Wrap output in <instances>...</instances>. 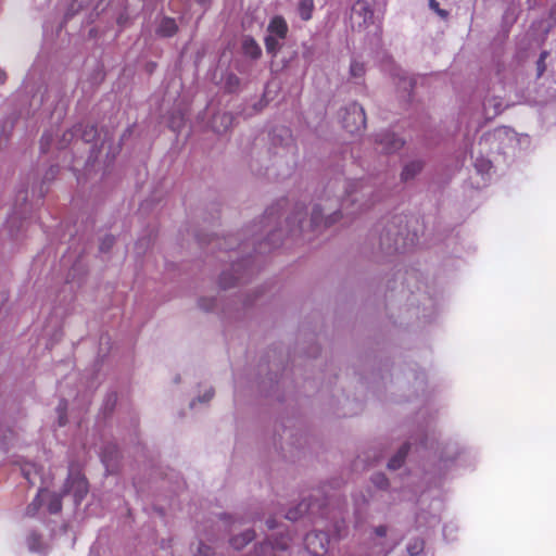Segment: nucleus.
<instances>
[{
    "instance_id": "nucleus-39",
    "label": "nucleus",
    "mask_w": 556,
    "mask_h": 556,
    "mask_svg": "<svg viewBox=\"0 0 556 556\" xmlns=\"http://www.w3.org/2000/svg\"><path fill=\"white\" fill-rule=\"evenodd\" d=\"M434 443H437V438L433 434L430 435L426 433L424 434L420 445L424 446L425 448H433Z\"/></svg>"
},
{
    "instance_id": "nucleus-3",
    "label": "nucleus",
    "mask_w": 556,
    "mask_h": 556,
    "mask_svg": "<svg viewBox=\"0 0 556 556\" xmlns=\"http://www.w3.org/2000/svg\"><path fill=\"white\" fill-rule=\"evenodd\" d=\"M339 118L342 126L350 134L358 132L365 127L366 117L364 109L356 102H352L340 110Z\"/></svg>"
},
{
    "instance_id": "nucleus-16",
    "label": "nucleus",
    "mask_w": 556,
    "mask_h": 556,
    "mask_svg": "<svg viewBox=\"0 0 556 556\" xmlns=\"http://www.w3.org/2000/svg\"><path fill=\"white\" fill-rule=\"evenodd\" d=\"M422 168V163L420 161H410L408 162L403 170H402V174H401V179L403 181H408L410 179H413L417 174L420 173Z\"/></svg>"
},
{
    "instance_id": "nucleus-18",
    "label": "nucleus",
    "mask_w": 556,
    "mask_h": 556,
    "mask_svg": "<svg viewBox=\"0 0 556 556\" xmlns=\"http://www.w3.org/2000/svg\"><path fill=\"white\" fill-rule=\"evenodd\" d=\"M314 8V0H300L298 3L296 12L301 20L309 21L313 16Z\"/></svg>"
},
{
    "instance_id": "nucleus-21",
    "label": "nucleus",
    "mask_w": 556,
    "mask_h": 556,
    "mask_svg": "<svg viewBox=\"0 0 556 556\" xmlns=\"http://www.w3.org/2000/svg\"><path fill=\"white\" fill-rule=\"evenodd\" d=\"M253 539L254 532L252 530H247L241 535L231 538L230 544L233 546V548L241 549Z\"/></svg>"
},
{
    "instance_id": "nucleus-8",
    "label": "nucleus",
    "mask_w": 556,
    "mask_h": 556,
    "mask_svg": "<svg viewBox=\"0 0 556 556\" xmlns=\"http://www.w3.org/2000/svg\"><path fill=\"white\" fill-rule=\"evenodd\" d=\"M376 143L381 149V151L386 153H392L403 147L404 140L397 137L394 132L386 130L377 134Z\"/></svg>"
},
{
    "instance_id": "nucleus-9",
    "label": "nucleus",
    "mask_w": 556,
    "mask_h": 556,
    "mask_svg": "<svg viewBox=\"0 0 556 556\" xmlns=\"http://www.w3.org/2000/svg\"><path fill=\"white\" fill-rule=\"evenodd\" d=\"M40 104L45 106V110L50 112L53 108V111L59 112V116L62 115L64 111V103L63 99L60 96V91L55 88H51L49 90H46L45 94L40 96Z\"/></svg>"
},
{
    "instance_id": "nucleus-34",
    "label": "nucleus",
    "mask_w": 556,
    "mask_h": 556,
    "mask_svg": "<svg viewBox=\"0 0 556 556\" xmlns=\"http://www.w3.org/2000/svg\"><path fill=\"white\" fill-rule=\"evenodd\" d=\"M213 549L210 545L202 541H199L195 549L193 551L194 556H212Z\"/></svg>"
},
{
    "instance_id": "nucleus-46",
    "label": "nucleus",
    "mask_w": 556,
    "mask_h": 556,
    "mask_svg": "<svg viewBox=\"0 0 556 556\" xmlns=\"http://www.w3.org/2000/svg\"><path fill=\"white\" fill-rule=\"evenodd\" d=\"M1 131L3 135L8 136L9 130L12 128V122L11 121H4L1 125Z\"/></svg>"
},
{
    "instance_id": "nucleus-24",
    "label": "nucleus",
    "mask_w": 556,
    "mask_h": 556,
    "mask_svg": "<svg viewBox=\"0 0 556 556\" xmlns=\"http://www.w3.org/2000/svg\"><path fill=\"white\" fill-rule=\"evenodd\" d=\"M309 509V505L306 501H302L299 503L294 508H290L287 514L286 518L289 520H298L302 515L307 513Z\"/></svg>"
},
{
    "instance_id": "nucleus-43",
    "label": "nucleus",
    "mask_w": 556,
    "mask_h": 556,
    "mask_svg": "<svg viewBox=\"0 0 556 556\" xmlns=\"http://www.w3.org/2000/svg\"><path fill=\"white\" fill-rule=\"evenodd\" d=\"M428 1L430 9L433 10L438 15H440L441 17L447 16V12L445 10L440 9L439 2H437L435 0Z\"/></svg>"
},
{
    "instance_id": "nucleus-57",
    "label": "nucleus",
    "mask_w": 556,
    "mask_h": 556,
    "mask_svg": "<svg viewBox=\"0 0 556 556\" xmlns=\"http://www.w3.org/2000/svg\"><path fill=\"white\" fill-rule=\"evenodd\" d=\"M64 424H65V421L63 420V417H62V416H60V425L62 426V425H64Z\"/></svg>"
},
{
    "instance_id": "nucleus-27",
    "label": "nucleus",
    "mask_w": 556,
    "mask_h": 556,
    "mask_svg": "<svg viewBox=\"0 0 556 556\" xmlns=\"http://www.w3.org/2000/svg\"><path fill=\"white\" fill-rule=\"evenodd\" d=\"M425 548V541L420 538H415L409 540V542L406 545V551L409 554V556H418L422 553Z\"/></svg>"
},
{
    "instance_id": "nucleus-6",
    "label": "nucleus",
    "mask_w": 556,
    "mask_h": 556,
    "mask_svg": "<svg viewBox=\"0 0 556 556\" xmlns=\"http://www.w3.org/2000/svg\"><path fill=\"white\" fill-rule=\"evenodd\" d=\"M380 248L386 253L405 250L407 244L403 238V233L397 229L393 222L389 224L379 238Z\"/></svg>"
},
{
    "instance_id": "nucleus-20",
    "label": "nucleus",
    "mask_w": 556,
    "mask_h": 556,
    "mask_svg": "<svg viewBox=\"0 0 556 556\" xmlns=\"http://www.w3.org/2000/svg\"><path fill=\"white\" fill-rule=\"evenodd\" d=\"M416 520L419 527L435 528L440 522V516L438 514H431L428 516L422 511L418 514Z\"/></svg>"
},
{
    "instance_id": "nucleus-15",
    "label": "nucleus",
    "mask_w": 556,
    "mask_h": 556,
    "mask_svg": "<svg viewBox=\"0 0 556 556\" xmlns=\"http://www.w3.org/2000/svg\"><path fill=\"white\" fill-rule=\"evenodd\" d=\"M303 216H304V212H303V207H301V208H298L296 212L294 213V215L288 219L289 232L292 236H298L303 232V230H304Z\"/></svg>"
},
{
    "instance_id": "nucleus-2",
    "label": "nucleus",
    "mask_w": 556,
    "mask_h": 556,
    "mask_svg": "<svg viewBox=\"0 0 556 556\" xmlns=\"http://www.w3.org/2000/svg\"><path fill=\"white\" fill-rule=\"evenodd\" d=\"M344 189V195H334L331 199L332 205H336L334 211L338 212V218L345 212V214H353V211H348L351 205L358 203V207H367L368 198L371 195V188L365 186L361 181H345L340 184Z\"/></svg>"
},
{
    "instance_id": "nucleus-17",
    "label": "nucleus",
    "mask_w": 556,
    "mask_h": 556,
    "mask_svg": "<svg viewBox=\"0 0 556 556\" xmlns=\"http://www.w3.org/2000/svg\"><path fill=\"white\" fill-rule=\"evenodd\" d=\"M177 31V24L174 18L164 17L162 18L159 27L157 34L163 37H170Z\"/></svg>"
},
{
    "instance_id": "nucleus-26",
    "label": "nucleus",
    "mask_w": 556,
    "mask_h": 556,
    "mask_svg": "<svg viewBox=\"0 0 556 556\" xmlns=\"http://www.w3.org/2000/svg\"><path fill=\"white\" fill-rule=\"evenodd\" d=\"M27 544L30 552L40 554L46 553L47 546L43 542H41L40 538L36 533H31L27 538Z\"/></svg>"
},
{
    "instance_id": "nucleus-14",
    "label": "nucleus",
    "mask_w": 556,
    "mask_h": 556,
    "mask_svg": "<svg viewBox=\"0 0 556 556\" xmlns=\"http://www.w3.org/2000/svg\"><path fill=\"white\" fill-rule=\"evenodd\" d=\"M242 52L245 56L256 60L262 54L260 45L250 36H244L241 41Z\"/></svg>"
},
{
    "instance_id": "nucleus-49",
    "label": "nucleus",
    "mask_w": 556,
    "mask_h": 556,
    "mask_svg": "<svg viewBox=\"0 0 556 556\" xmlns=\"http://www.w3.org/2000/svg\"><path fill=\"white\" fill-rule=\"evenodd\" d=\"M266 525H267L268 529H275V528H276V521H275V519H273V518H269V519L266 521Z\"/></svg>"
},
{
    "instance_id": "nucleus-35",
    "label": "nucleus",
    "mask_w": 556,
    "mask_h": 556,
    "mask_svg": "<svg viewBox=\"0 0 556 556\" xmlns=\"http://www.w3.org/2000/svg\"><path fill=\"white\" fill-rule=\"evenodd\" d=\"M198 305L201 309L208 312L215 307L216 299L203 296L199 299Z\"/></svg>"
},
{
    "instance_id": "nucleus-45",
    "label": "nucleus",
    "mask_w": 556,
    "mask_h": 556,
    "mask_svg": "<svg viewBox=\"0 0 556 556\" xmlns=\"http://www.w3.org/2000/svg\"><path fill=\"white\" fill-rule=\"evenodd\" d=\"M456 530V526L453 523H446L443 527V535L446 540H454L452 532Z\"/></svg>"
},
{
    "instance_id": "nucleus-40",
    "label": "nucleus",
    "mask_w": 556,
    "mask_h": 556,
    "mask_svg": "<svg viewBox=\"0 0 556 556\" xmlns=\"http://www.w3.org/2000/svg\"><path fill=\"white\" fill-rule=\"evenodd\" d=\"M547 54L548 53L546 51H543L536 62V71L539 77L544 73L546 68L545 59L547 58Z\"/></svg>"
},
{
    "instance_id": "nucleus-10",
    "label": "nucleus",
    "mask_w": 556,
    "mask_h": 556,
    "mask_svg": "<svg viewBox=\"0 0 556 556\" xmlns=\"http://www.w3.org/2000/svg\"><path fill=\"white\" fill-rule=\"evenodd\" d=\"M118 450L115 444L110 443L101 451V460L108 472H114L117 466Z\"/></svg>"
},
{
    "instance_id": "nucleus-56",
    "label": "nucleus",
    "mask_w": 556,
    "mask_h": 556,
    "mask_svg": "<svg viewBox=\"0 0 556 556\" xmlns=\"http://www.w3.org/2000/svg\"><path fill=\"white\" fill-rule=\"evenodd\" d=\"M207 1H208V0H197V2H198V3H200V4H202V5L206 4V2H207Z\"/></svg>"
},
{
    "instance_id": "nucleus-5",
    "label": "nucleus",
    "mask_w": 556,
    "mask_h": 556,
    "mask_svg": "<svg viewBox=\"0 0 556 556\" xmlns=\"http://www.w3.org/2000/svg\"><path fill=\"white\" fill-rule=\"evenodd\" d=\"M336 205H332L331 199L325 200L314 205L309 226L318 228L320 226H330L338 220V212L334 211Z\"/></svg>"
},
{
    "instance_id": "nucleus-32",
    "label": "nucleus",
    "mask_w": 556,
    "mask_h": 556,
    "mask_svg": "<svg viewBox=\"0 0 556 556\" xmlns=\"http://www.w3.org/2000/svg\"><path fill=\"white\" fill-rule=\"evenodd\" d=\"M290 541H291V538L289 535H286V536H281L280 539H278V538H276L274 540L269 539L268 544H270V546L274 549L285 551L289 547Z\"/></svg>"
},
{
    "instance_id": "nucleus-4",
    "label": "nucleus",
    "mask_w": 556,
    "mask_h": 556,
    "mask_svg": "<svg viewBox=\"0 0 556 556\" xmlns=\"http://www.w3.org/2000/svg\"><path fill=\"white\" fill-rule=\"evenodd\" d=\"M88 493V484L85 477L76 468H71L64 484L63 495H72L74 505H78Z\"/></svg>"
},
{
    "instance_id": "nucleus-38",
    "label": "nucleus",
    "mask_w": 556,
    "mask_h": 556,
    "mask_svg": "<svg viewBox=\"0 0 556 556\" xmlns=\"http://www.w3.org/2000/svg\"><path fill=\"white\" fill-rule=\"evenodd\" d=\"M53 141V137L52 135L48 134V132H45L41 137V140H40V148H41V151L42 152H47L50 148V144L52 143Z\"/></svg>"
},
{
    "instance_id": "nucleus-33",
    "label": "nucleus",
    "mask_w": 556,
    "mask_h": 556,
    "mask_svg": "<svg viewBox=\"0 0 556 556\" xmlns=\"http://www.w3.org/2000/svg\"><path fill=\"white\" fill-rule=\"evenodd\" d=\"M350 73H351V76L354 78L363 77V75L365 73L364 64L356 60L352 61L351 66H350Z\"/></svg>"
},
{
    "instance_id": "nucleus-54",
    "label": "nucleus",
    "mask_w": 556,
    "mask_h": 556,
    "mask_svg": "<svg viewBox=\"0 0 556 556\" xmlns=\"http://www.w3.org/2000/svg\"><path fill=\"white\" fill-rule=\"evenodd\" d=\"M55 173H56V168L51 167L49 173L47 174V178L49 177L50 174H51V176H53Z\"/></svg>"
},
{
    "instance_id": "nucleus-36",
    "label": "nucleus",
    "mask_w": 556,
    "mask_h": 556,
    "mask_svg": "<svg viewBox=\"0 0 556 556\" xmlns=\"http://www.w3.org/2000/svg\"><path fill=\"white\" fill-rule=\"evenodd\" d=\"M475 167L482 175L488 174L491 169V163L486 160H477Z\"/></svg>"
},
{
    "instance_id": "nucleus-19",
    "label": "nucleus",
    "mask_w": 556,
    "mask_h": 556,
    "mask_svg": "<svg viewBox=\"0 0 556 556\" xmlns=\"http://www.w3.org/2000/svg\"><path fill=\"white\" fill-rule=\"evenodd\" d=\"M483 110L488 118H493L503 111L502 102L496 99H488L483 103Z\"/></svg>"
},
{
    "instance_id": "nucleus-29",
    "label": "nucleus",
    "mask_w": 556,
    "mask_h": 556,
    "mask_svg": "<svg viewBox=\"0 0 556 556\" xmlns=\"http://www.w3.org/2000/svg\"><path fill=\"white\" fill-rule=\"evenodd\" d=\"M438 451L440 453V459H452L456 455L457 446L456 444L447 443L443 446H438Z\"/></svg>"
},
{
    "instance_id": "nucleus-30",
    "label": "nucleus",
    "mask_w": 556,
    "mask_h": 556,
    "mask_svg": "<svg viewBox=\"0 0 556 556\" xmlns=\"http://www.w3.org/2000/svg\"><path fill=\"white\" fill-rule=\"evenodd\" d=\"M77 136L75 127L63 132L62 137L56 141L58 149H65L72 140Z\"/></svg>"
},
{
    "instance_id": "nucleus-47",
    "label": "nucleus",
    "mask_w": 556,
    "mask_h": 556,
    "mask_svg": "<svg viewBox=\"0 0 556 556\" xmlns=\"http://www.w3.org/2000/svg\"><path fill=\"white\" fill-rule=\"evenodd\" d=\"M375 533L378 536H384L387 534V527L386 526H379L375 529Z\"/></svg>"
},
{
    "instance_id": "nucleus-52",
    "label": "nucleus",
    "mask_w": 556,
    "mask_h": 556,
    "mask_svg": "<svg viewBox=\"0 0 556 556\" xmlns=\"http://www.w3.org/2000/svg\"><path fill=\"white\" fill-rule=\"evenodd\" d=\"M551 16L556 21V3L551 9Z\"/></svg>"
},
{
    "instance_id": "nucleus-23",
    "label": "nucleus",
    "mask_w": 556,
    "mask_h": 556,
    "mask_svg": "<svg viewBox=\"0 0 556 556\" xmlns=\"http://www.w3.org/2000/svg\"><path fill=\"white\" fill-rule=\"evenodd\" d=\"M75 129L77 130V135L80 134L81 139L85 142H91L97 137V128L92 125H86L83 127V125L75 126Z\"/></svg>"
},
{
    "instance_id": "nucleus-41",
    "label": "nucleus",
    "mask_w": 556,
    "mask_h": 556,
    "mask_svg": "<svg viewBox=\"0 0 556 556\" xmlns=\"http://www.w3.org/2000/svg\"><path fill=\"white\" fill-rule=\"evenodd\" d=\"M113 243H114V237L113 236H105L101 240L100 250L102 252H108L111 249V247L113 245Z\"/></svg>"
},
{
    "instance_id": "nucleus-12",
    "label": "nucleus",
    "mask_w": 556,
    "mask_h": 556,
    "mask_svg": "<svg viewBox=\"0 0 556 556\" xmlns=\"http://www.w3.org/2000/svg\"><path fill=\"white\" fill-rule=\"evenodd\" d=\"M352 17L362 18L364 24H367L374 17V11L371 10L370 3L366 0H358L352 9Z\"/></svg>"
},
{
    "instance_id": "nucleus-44",
    "label": "nucleus",
    "mask_w": 556,
    "mask_h": 556,
    "mask_svg": "<svg viewBox=\"0 0 556 556\" xmlns=\"http://www.w3.org/2000/svg\"><path fill=\"white\" fill-rule=\"evenodd\" d=\"M214 396V390L212 388H207L204 392L199 395L198 401L201 403H207Z\"/></svg>"
},
{
    "instance_id": "nucleus-51",
    "label": "nucleus",
    "mask_w": 556,
    "mask_h": 556,
    "mask_svg": "<svg viewBox=\"0 0 556 556\" xmlns=\"http://www.w3.org/2000/svg\"><path fill=\"white\" fill-rule=\"evenodd\" d=\"M5 79H7L5 72L2 68H0V84H3L5 81Z\"/></svg>"
},
{
    "instance_id": "nucleus-37",
    "label": "nucleus",
    "mask_w": 556,
    "mask_h": 556,
    "mask_svg": "<svg viewBox=\"0 0 556 556\" xmlns=\"http://www.w3.org/2000/svg\"><path fill=\"white\" fill-rule=\"evenodd\" d=\"M239 279V277H231L228 280L227 274L223 273L219 278V285L222 288L227 289L235 285V282Z\"/></svg>"
},
{
    "instance_id": "nucleus-13",
    "label": "nucleus",
    "mask_w": 556,
    "mask_h": 556,
    "mask_svg": "<svg viewBox=\"0 0 556 556\" xmlns=\"http://www.w3.org/2000/svg\"><path fill=\"white\" fill-rule=\"evenodd\" d=\"M268 35L285 39L288 33V25L283 17L275 16L267 26Z\"/></svg>"
},
{
    "instance_id": "nucleus-28",
    "label": "nucleus",
    "mask_w": 556,
    "mask_h": 556,
    "mask_svg": "<svg viewBox=\"0 0 556 556\" xmlns=\"http://www.w3.org/2000/svg\"><path fill=\"white\" fill-rule=\"evenodd\" d=\"M280 40L281 39L278 37L267 35L265 38V47H266L267 53L275 56L281 47Z\"/></svg>"
},
{
    "instance_id": "nucleus-55",
    "label": "nucleus",
    "mask_w": 556,
    "mask_h": 556,
    "mask_svg": "<svg viewBox=\"0 0 556 556\" xmlns=\"http://www.w3.org/2000/svg\"><path fill=\"white\" fill-rule=\"evenodd\" d=\"M274 237H275V233H271V236L269 237V240L271 241V245L276 247L277 243L274 241V239H273Z\"/></svg>"
},
{
    "instance_id": "nucleus-31",
    "label": "nucleus",
    "mask_w": 556,
    "mask_h": 556,
    "mask_svg": "<svg viewBox=\"0 0 556 556\" xmlns=\"http://www.w3.org/2000/svg\"><path fill=\"white\" fill-rule=\"evenodd\" d=\"M240 86V78L230 73V74H227L226 77H225V88L227 89V91L229 92H235Z\"/></svg>"
},
{
    "instance_id": "nucleus-11",
    "label": "nucleus",
    "mask_w": 556,
    "mask_h": 556,
    "mask_svg": "<svg viewBox=\"0 0 556 556\" xmlns=\"http://www.w3.org/2000/svg\"><path fill=\"white\" fill-rule=\"evenodd\" d=\"M233 124V116L228 112L216 113L211 121L212 129L217 134L226 132Z\"/></svg>"
},
{
    "instance_id": "nucleus-42",
    "label": "nucleus",
    "mask_w": 556,
    "mask_h": 556,
    "mask_svg": "<svg viewBox=\"0 0 556 556\" xmlns=\"http://www.w3.org/2000/svg\"><path fill=\"white\" fill-rule=\"evenodd\" d=\"M372 482L380 489H383L388 485V479L382 473H377L372 477Z\"/></svg>"
},
{
    "instance_id": "nucleus-25",
    "label": "nucleus",
    "mask_w": 556,
    "mask_h": 556,
    "mask_svg": "<svg viewBox=\"0 0 556 556\" xmlns=\"http://www.w3.org/2000/svg\"><path fill=\"white\" fill-rule=\"evenodd\" d=\"M408 448L409 444L402 446L399 452L389 460L388 467L393 470L400 468L407 455Z\"/></svg>"
},
{
    "instance_id": "nucleus-22",
    "label": "nucleus",
    "mask_w": 556,
    "mask_h": 556,
    "mask_svg": "<svg viewBox=\"0 0 556 556\" xmlns=\"http://www.w3.org/2000/svg\"><path fill=\"white\" fill-rule=\"evenodd\" d=\"M515 131L509 127H500L488 136V139H494L498 141L513 140L515 138Z\"/></svg>"
},
{
    "instance_id": "nucleus-53",
    "label": "nucleus",
    "mask_w": 556,
    "mask_h": 556,
    "mask_svg": "<svg viewBox=\"0 0 556 556\" xmlns=\"http://www.w3.org/2000/svg\"><path fill=\"white\" fill-rule=\"evenodd\" d=\"M441 506H442L441 502H439V501H438V502H435V503H434V510H435V511H439V510L441 509Z\"/></svg>"
},
{
    "instance_id": "nucleus-7",
    "label": "nucleus",
    "mask_w": 556,
    "mask_h": 556,
    "mask_svg": "<svg viewBox=\"0 0 556 556\" xmlns=\"http://www.w3.org/2000/svg\"><path fill=\"white\" fill-rule=\"evenodd\" d=\"M304 544L313 556H324L328 551L330 540L327 533L313 531L306 534Z\"/></svg>"
},
{
    "instance_id": "nucleus-1",
    "label": "nucleus",
    "mask_w": 556,
    "mask_h": 556,
    "mask_svg": "<svg viewBox=\"0 0 556 556\" xmlns=\"http://www.w3.org/2000/svg\"><path fill=\"white\" fill-rule=\"evenodd\" d=\"M15 464L20 467L21 473L23 477L30 483L35 484L37 480L41 481L42 486H40L37 496L33 501V503L27 507V515L34 516L39 507L45 503L47 505V509L50 514H56L61 510V495L55 493H50L47 489V482L43 476L41 475L38 466L34 463H30L24 458H20L15 460Z\"/></svg>"
},
{
    "instance_id": "nucleus-50",
    "label": "nucleus",
    "mask_w": 556,
    "mask_h": 556,
    "mask_svg": "<svg viewBox=\"0 0 556 556\" xmlns=\"http://www.w3.org/2000/svg\"><path fill=\"white\" fill-rule=\"evenodd\" d=\"M14 223H15V216H11V217L8 219V226H9V228L11 229V231L13 230Z\"/></svg>"
},
{
    "instance_id": "nucleus-48",
    "label": "nucleus",
    "mask_w": 556,
    "mask_h": 556,
    "mask_svg": "<svg viewBox=\"0 0 556 556\" xmlns=\"http://www.w3.org/2000/svg\"><path fill=\"white\" fill-rule=\"evenodd\" d=\"M89 1L90 0H74V4H77V7L80 9L87 5Z\"/></svg>"
}]
</instances>
